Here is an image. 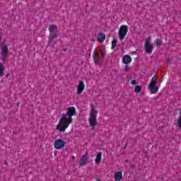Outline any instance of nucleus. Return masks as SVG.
Masks as SVG:
<instances>
[{"instance_id":"f257e3e1","label":"nucleus","mask_w":181,"mask_h":181,"mask_svg":"<svg viewBox=\"0 0 181 181\" xmlns=\"http://www.w3.org/2000/svg\"><path fill=\"white\" fill-rule=\"evenodd\" d=\"M76 107H69L66 108V112L62 115L57 129L60 132H64L73 124V116L76 115Z\"/></svg>"},{"instance_id":"f03ea898","label":"nucleus","mask_w":181,"mask_h":181,"mask_svg":"<svg viewBox=\"0 0 181 181\" xmlns=\"http://www.w3.org/2000/svg\"><path fill=\"white\" fill-rule=\"evenodd\" d=\"M1 40H2V30H0V42ZM8 53L9 46L5 43L0 44V59L2 62H5V60H6V57H8Z\"/></svg>"},{"instance_id":"7ed1b4c3","label":"nucleus","mask_w":181,"mask_h":181,"mask_svg":"<svg viewBox=\"0 0 181 181\" xmlns=\"http://www.w3.org/2000/svg\"><path fill=\"white\" fill-rule=\"evenodd\" d=\"M98 114V112H97V110H95V107L92 106L90 108L89 118H88L89 125L90 127H91L92 129H95V127L97 126V115Z\"/></svg>"},{"instance_id":"20e7f679","label":"nucleus","mask_w":181,"mask_h":181,"mask_svg":"<svg viewBox=\"0 0 181 181\" xmlns=\"http://www.w3.org/2000/svg\"><path fill=\"white\" fill-rule=\"evenodd\" d=\"M49 31L50 33L49 37V44L53 45V42L56 37H57V25H51L49 28Z\"/></svg>"},{"instance_id":"39448f33","label":"nucleus","mask_w":181,"mask_h":181,"mask_svg":"<svg viewBox=\"0 0 181 181\" xmlns=\"http://www.w3.org/2000/svg\"><path fill=\"white\" fill-rule=\"evenodd\" d=\"M151 42H152V39L151 37H148L146 38L144 45L146 53H148V54H151L153 52V45L151 44Z\"/></svg>"},{"instance_id":"423d86ee","label":"nucleus","mask_w":181,"mask_h":181,"mask_svg":"<svg viewBox=\"0 0 181 181\" xmlns=\"http://www.w3.org/2000/svg\"><path fill=\"white\" fill-rule=\"evenodd\" d=\"M128 33V26L127 25H122L119 30V39L122 42L124 39H125V36Z\"/></svg>"},{"instance_id":"0eeeda50","label":"nucleus","mask_w":181,"mask_h":181,"mask_svg":"<svg viewBox=\"0 0 181 181\" xmlns=\"http://www.w3.org/2000/svg\"><path fill=\"white\" fill-rule=\"evenodd\" d=\"M54 146L55 149H63L66 146V142L64 140L58 139L55 140Z\"/></svg>"},{"instance_id":"6e6552de","label":"nucleus","mask_w":181,"mask_h":181,"mask_svg":"<svg viewBox=\"0 0 181 181\" xmlns=\"http://www.w3.org/2000/svg\"><path fill=\"white\" fill-rule=\"evenodd\" d=\"M84 88H86V86L84 85V81H81L76 86L77 93L76 94L80 95L83 91H84Z\"/></svg>"},{"instance_id":"1a4fd4ad","label":"nucleus","mask_w":181,"mask_h":181,"mask_svg":"<svg viewBox=\"0 0 181 181\" xmlns=\"http://www.w3.org/2000/svg\"><path fill=\"white\" fill-rule=\"evenodd\" d=\"M88 160V152L86 151V154L82 156L81 158L80 166H84Z\"/></svg>"},{"instance_id":"9d476101","label":"nucleus","mask_w":181,"mask_h":181,"mask_svg":"<svg viewBox=\"0 0 181 181\" xmlns=\"http://www.w3.org/2000/svg\"><path fill=\"white\" fill-rule=\"evenodd\" d=\"M132 62V57L129 55H124L122 59V62L124 64H129Z\"/></svg>"},{"instance_id":"9b49d317","label":"nucleus","mask_w":181,"mask_h":181,"mask_svg":"<svg viewBox=\"0 0 181 181\" xmlns=\"http://www.w3.org/2000/svg\"><path fill=\"white\" fill-rule=\"evenodd\" d=\"M115 181L122 180V172L117 171L115 173Z\"/></svg>"},{"instance_id":"f8f14e48","label":"nucleus","mask_w":181,"mask_h":181,"mask_svg":"<svg viewBox=\"0 0 181 181\" xmlns=\"http://www.w3.org/2000/svg\"><path fill=\"white\" fill-rule=\"evenodd\" d=\"M175 125L177 128H178V129H181V111H180V117L175 121Z\"/></svg>"},{"instance_id":"ddd939ff","label":"nucleus","mask_w":181,"mask_h":181,"mask_svg":"<svg viewBox=\"0 0 181 181\" xmlns=\"http://www.w3.org/2000/svg\"><path fill=\"white\" fill-rule=\"evenodd\" d=\"M102 157H103V153H101V152L98 153L95 158L96 163L98 164L101 163Z\"/></svg>"},{"instance_id":"4468645a","label":"nucleus","mask_w":181,"mask_h":181,"mask_svg":"<svg viewBox=\"0 0 181 181\" xmlns=\"http://www.w3.org/2000/svg\"><path fill=\"white\" fill-rule=\"evenodd\" d=\"M156 80H158V77L156 76H153L150 82L149 87L155 86V84H156Z\"/></svg>"},{"instance_id":"2eb2a0df","label":"nucleus","mask_w":181,"mask_h":181,"mask_svg":"<svg viewBox=\"0 0 181 181\" xmlns=\"http://www.w3.org/2000/svg\"><path fill=\"white\" fill-rule=\"evenodd\" d=\"M98 40L101 43L105 40V35L103 33H99L98 35Z\"/></svg>"},{"instance_id":"dca6fc26","label":"nucleus","mask_w":181,"mask_h":181,"mask_svg":"<svg viewBox=\"0 0 181 181\" xmlns=\"http://www.w3.org/2000/svg\"><path fill=\"white\" fill-rule=\"evenodd\" d=\"M151 94H156L159 91V88L156 86L149 87Z\"/></svg>"},{"instance_id":"f3484780","label":"nucleus","mask_w":181,"mask_h":181,"mask_svg":"<svg viewBox=\"0 0 181 181\" xmlns=\"http://www.w3.org/2000/svg\"><path fill=\"white\" fill-rule=\"evenodd\" d=\"M93 59H94V63L95 64H100V61L98 60V53L97 52L94 53Z\"/></svg>"},{"instance_id":"a211bd4d","label":"nucleus","mask_w":181,"mask_h":181,"mask_svg":"<svg viewBox=\"0 0 181 181\" xmlns=\"http://www.w3.org/2000/svg\"><path fill=\"white\" fill-rule=\"evenodd\" d=\"M4 70H5L4 64H2V63H0V78H1L2 76H4Z\"/></svg>"},{"instance_id":"6ab92c4d","label":"nucleus","mask_w":181,"mask_h":181,"mask_svg":"<svg viewBox=\"0 0 181 181\" xmlns=\"http://www.w3.org/2000/svg\"><path fill=\"white\" fill-rule=\"evenodd\" d=\"M134 91H135V93H138L140 91H142V88L141 87V86H136L135 87Z\"/></svg>"},{"instance_id":"aec40b11","label":"nucleus","mask_w":181,"mask_h":181,"mask_svg":"<svg viewBox=\"0 0 181 181\" xmlns=\"http://www.w3.org/2000/svg\"><path fill=\"white\" fill-rule=\"evenodd\" d=\"M154 43L155 45H156V46H160V45H162V40L158 39V40H156L154 41Z\"/></svg>"},{"instance_id":"412c9836","label":"nucleus","mask_w":181,"mask_h":181,"mask_svg":"<svg viewBox=\"0 0 181 181\" xmlns=\"http://www.w3.org/2000/svg\"><path fill=\"white\" fill-rule=\"evenodd\" d=\"M116 46H117V40L114 39L112 42V49H115Z\"/></svg>"},{"instance_id":"4be33fe9","label":"nucleus","mask_w":181,"mask_h":181,"mask_svg":"<svg viewBox=\"0 0 181 181\" xmlns=\"http://www.w3.org/2000/svg\"><path fill=\"white\" fill-rule=\"evenodd\" d=\"M130 70H131V67H129V66H128V65H125L124 71H129Z\"/></svg>"},{"instance_id":"5701e85b","label":"nucleus","mask_w":181,"mask_h":181,"mask_svg":"<svg viewBox=\"0 0 181 181\" xmlns=\"http://www.w3.org/2000/svg\"><path fill=\"white\" fill-rule=\"evenodd\" d=\"M131 84H133V85L136 84V80H132V81H131Z\"/></svg>"},{"instance_id":"b1692460","label":"nucleus","mask_w":181,"mask_h":181,"mask_svg":"<svg viewBox=\"0 0 181 181\" xmlns=\"http://www.w3.org/2000/svg\"><path fill=\"white\" fill-rule=\"evenodd\" d=\"M101 54L103 57H104V56H105V51H101Z\"/></svg>"},{"instance_id":"393cba45","label":"nucleus","mask_w":181,"mask_h":181,"mask_svg":"<svg viewBox=\"0 0 181 181\" xmlns=\"http://www.w3.org/2000/svg\"><path fill=\"white\" fill-rule=\"evenodd\" d=\"M167 63H170V59H167Z\"/></svg>"},{"instance_id":"a878e982","label":"nucleus","mask_w":181,"mask_h":181,"mask_svg":"<svg viewBox=\"0 0 181 181\" xmlns=\"http://www.w3.org/2000/svg\"><path fill=\"white\" fill-rule=\"evenodd\" d=\"M75 158H76V157L72 156V160H74Z\"/></svg>"},{"instance_id":"bb28decb","label":"nucleus","mask_w":181,"mask_h":181,"mask_svg":"<svg viewBox=\"0 0 181 181\" xmlns=\"http://www.w3.org/2000/svg\"><path fill=\"white\" fill-rule=\"evenodd\" d=\"M96 181H101V180L98 178H96Z\"/></svg>"}]
</instances>
